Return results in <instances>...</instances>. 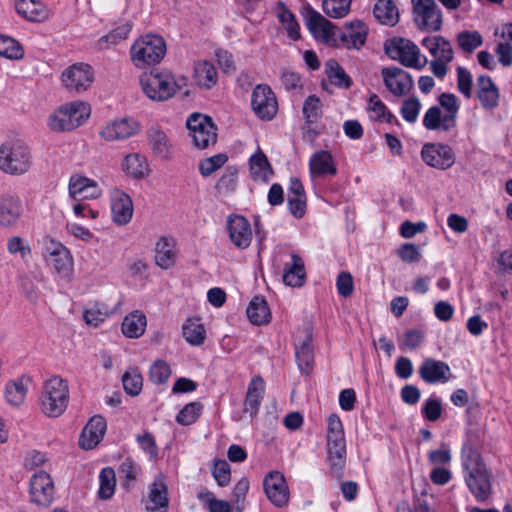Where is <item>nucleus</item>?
Listing matches in <instances>:
<instances>
[{"mask_svg":"<svg viewBox=\"0 0 512 512\" xmlns=\"http://www.w3.org/2000/svg\"><path fill=\"white\" fill-rule=\"evenodd\" d=\"M464 481L478 502L487 501L492 495L493 473L487 467L481 454L471 445H464L461 451Z\"/></svg>","mask_w":512,"mask_h":512,"instance_id":"f257e3e1","label":"nucleus"},{"mask_svg":"<svg viewBox=\"0 0 512 512\" xmlns=\"http://www.w3.org/2000/svg\"><path fill=\"white\" fill-rule=\"evenodd\" d=\"M140 84L144 94L153 101L163 102L170 99L177 90L186 85V79L177 80L167 70L151 71L140 77Z\"/></svg>","mask_w":512,"mask_h":512,"instance_id":"f03ea898","label":"nucleus"},{"mask_svg":"<svg viewBox=\"0 0 512 512\" xmlns=\"http://www.w3.org/2000/svg\"><path fill=\"white\" fill-rule=\"evenodd\" d=\"M89 104L75 100L59 106L47 119V126L53 132L72 131L90 117Z\"/></svg>","mask_w":512,"mask_h":512,"instance_id":"7ed1b4c3","label":"nucleus"},{"mask_svg":"<svg viewBox=\"0 0 512 512\" xmlns=\"http://www.w3.org/2000/svg\"><path fill=\"white\" fill-rule=\"evenodd\" d=\"M32 166V155L27 144L20 140H9L0 146V170L8 175L26 174Z\"/></svg>","mask_w":512,"mask_h":512,"instance_id":"20e7f679","label":"nucleus"},{"mask_svg":"<svg viewBox=\"0 0 512 512\" xmlns=\"http://www.w3.org/2000/svg\"><path fill=\"white\" fill-rule=\"evenodd\" d=\"M69 402V386L60 376H53L45 381L40 398L41 411L48 417L61 416Z\"/></svg>","mask_w":512,"mask_h":512,"instance_id":"39448f33","label":"nucleus"},{"mask_svg":"<svg viewBox=\"0 0 512 512\" xmlns=\"http://www.w3.org/2000/svg\"><path fill=\"white\" fill-rule=\"evenodd\" d=\"M166 54L162 37L148 34L136 40L130 49L131 61L137 68L158 64Z\"/></svg>","mask_w":512,"mask_h":512,"instance_id":"423d86ee","label":"nucleus"},{"mask_svg":"<svg viewBox=\"0 0 512 512\" xmlns=\"http://www.w3.org/2000/svg\"><path fill=\"white\" fill-rule=\"evenodd\" d=\"M385 51L391 59L399 61L406 67L421 69L427 64V59L421 56L419 48L405 38L387 41Z\"/></svg>","mask_w":512,"mask_h":512,"instance_id":"0eeeda50","label":"nucleus"},{"mask_svg":"<svg viewBox=\"0 0 512 512\" xmlns=\"http://www.w3.org/2000/svg\"><path fill=\"white\" fill-rule=\"evenodd\" d=\"M61 82L69 93L81 94L94 82V70L87 63L72 64L62 72Z\"/></svg>","mask_w":512,"mask_h":512,"instance_id":"6e6552de","label":"nucleus"},{"mask_svg":"<svg viewBox=\"0 0 512 512\" xmlns=\"http://www.w3.org/2000/svg\"><path fill=\"white\" fill-rule=\"evenodd\" d=\"M414 22L422 31L437 32L442 27V12L435 0H411Z\"/></svg>","mask_w":512,"mask_h":512,"instance_id":"1a4fd4ad","label":"nucleus"},{"mask_svg":"<svg viewBox=\"0 0 512 512\" xmlns=\"http://www.w3.org/2000/svg\"><path fill=\"white\" fill-rule=\"evenodd\" d=\"M42 254L47 263L54 271L64 277L68 276L73 268V259L69 250L51 238H45L43 241Z\"/></svg>","mask_w":512,"mask_h":512,"instance_id":"9d476101","label":"nucleus"},{"mask_svg":"<svg viewBox=\"0 0 512 512\" xmlns=\"http://www.w3.org/2000/svg\"><path fill=\"white\" fill-rule=\"evenodd\" d=\"M254 113L262 120H272L278 111L275 93L265 84H258L251 95Z\"/></svg>","mask_w":512,"mask_h":512,"instance_id":"9b49d317","label":"nucleus"},{"mask_svg":"<svg viewBox=\"0 0 512 512\" xmlns=\"http://www.w3.org/2000/svg\"><path fill=\"white\" fill-rule=\"evenodd\" d=\"M24 212L21 198L12 193L0 196V225L12 228L18 225Z\"/></svg>","mask_w":512,"mask_h":512,"instance_id":"f8f14e48","label":"nucleus"},{"mask_svg":"<svg viewBox=\"0 0 512 512\" xmlns=\"http://www.w3.org/2000/svg\"><path fill=\"white\" fill-rule=\"evenodd\" d=\"M54 483L50 475L43 471H37L30 479L31 500L38 505H49L54 497Z\"/></svg>","mask_w":512,"mask_h":512,"instance_id":"ddd939ff","label":"nucleus"},{"mask_svg":"<svg viewBox=\"0 0 512 512\" xmlns=\"http://www.w3.org/2000/svg\"><path fill=\"white\" fill-rule=\"evenodd\" d=\"M264 490L267 498L277 507H283L289 500V489L282 473L270 472L264 478Z\"/></svg>","mask_w":512,"mask_h":512,"instance_id":"4468645a","label":"nucleus"},{"mask_svg":"<svg viewBox=\"0 0 512 512\" xmlns=\"http://www.w3.org/2000/svg\"><path fill=\"white\" fill-rule=\"evenodd\" d=\"M421 155L427 165L443 170L451 167L455 160L452 148L443 144H425Z\"/></svg>","mask_w":512,"mask_h":512,"instance_id":"2eb2a0df","label":"nucleus"},{"mask_svg":"<svg viewBox=\"0 0 512 512\" xmlns=\"http://www.w3.org/2000/svg\"><path fill=\"white\" fill-rule=\"evenodd\" d=\"M217 142V128L212 118L194 113V146L205 149Z\"/></svg>","mask_w":512,"mask_h":512,"instance_id":"dca6fc26","label":"nucleus"},{"mask_svg":"<svg viewBox=\"0 0 512 512\" xmlns=\"http://www.w3.org/2000/svg\"><path fill=\"white\" fill-rule=\"evenodd\" d=\"M381 73L385 86L395 96H403L413 87L411 75L401 68H383Z\"/></svg>","mask_w":512,"mask_h":512,"instance_id":"f3484780","label":"nucleus"},{"mask_svg":"<svg viewBox=\"0 0 512 512\" xmlns=\"http://www.w3.org/2000/svg\"><path fill=\"white\" fill-rule=\"evenodd\" d=\"M327 446L331 470L335 476L340 477L346 461L344 432L327 433Z\"/></svg>","mask_w":512,"mask_h":512,"instance_id":"a211bd4d","label":"nucleus"},{"mask_svg":"<svg viewBox=\"0 0 512 512\" xmlns=\"http://www.w3.org/2000/svg\"><path fill=\"white\" fill-rule=\"evenodd\" d=\"M113 221L125 225L132 219L133 202L131 197L120 189H114L110 195Z\"/></svg>","mask_w":512,"mask_h":512,"instance_id":"6ab92c4d","label":"nucleus"},{"mask_svg":"<svg viewBox=\"0 0 512 512\" xmlns=\"http://www.w3.org/2000/svg\"><path fill=\"white\" fill-rule=\"evenodd\" d=\"M139 131V124L132 118H122L108 123L101 131L100 136L106 141L124 140Z\"/></svg>","mask_w":512,"mask_h":512,"instance_id":"aec40b11","label":"nucleus"},{"mask_svg":"<svg viewBox=\"0 0 512 512\" xmlns=\"http://www.w3.org/2000/svg\"><path fill=\"white\" fill-rule=\"evenodd\" d=\"M227 230L233 244L240 248H247L252 240V230L249 222L240 215H230L227 218Z\"/></svg>","mask_w":512,"mask_h":512,"instance_id":"412c9836","label":"nucleus"},{"mask_svg":"<svg viewBox=\"0 0 512 512\" xmlns=\"http://www.w3.org/2000/svg\"><path fill=\"white\" fill-rule=\"evenodd\" d=\"M306 26L317 40L324 43L335 42V25L319 12L311 10L306 16Z\"/></svg>","mask_w":512,"mask_h":512,"instance_id":"4be33fe9","label":"nucleus"},{"mask_svg":"<svg viewBox=\"0 0 512 512\" xmlns=\"http://www.w3.org/2000/svg\"><path fill=\"white\" fill-rule=\"evenodd\" d=\"M419 375L426 383H446L451 377V370L447 363L427 358L419 367Z\"/></svg>","mask_w":512,"mask_h":512,"instance_id":"5701e85b","label":"nucleus"},{"mask_svg":"<svg viewBox=\"0 0 512 512\" xmlns=\"http://www.w3.org/2000/svg\"><path fill=\"white\" fill-rule=\"evenodd\" d=\"M69 194L75 200L96 199L102 195V190L96 181L73 175L69 181Z\"/></svg>","mask_w":512,"mask_h":512,"instance_id":"b1692460","label":"nucleus"},{"mask_svg":"<svg viewBox=\"0 0 512 512\" xmlns=\"http://www.w3.org/2000/svg\"><path fill=\"white\" fill-rule=\"evenodd\" d=\"M346 32L341 33L338 40H335V45L343 46L348 49H359L366 42L367 27L360 20L351 21L345 25Z\"/></svg>","mask_w":512,"mask_h":512,"instance_id":"393cba45","label":"nucleus"},{"mask_svg":"<svg viewBox=\"0 0 512 512\" xmlns=\"http://www.w3.org/2000/svg\"><path fill=\"white\" fill-rule=\"evenodd\" d=\"M106 431V421L100 416L92 417L84 427L80 436V445L84 449L94 448L103 438Z\"/></svg>","mask_w":512,"mask_h":512,"instance_id":"a878e982","label":"nucleus"},{"mask_svg":"<svg viewBox=\"0 0 512 512\" xmlns=\"http://www.w3.org/2000/svg\"><path fill=\"white\" fill-rule=\"evenodd\" d=\"M146 136L155 156L167 160L172 154V145L165 132L156 125L148 128Z\"/></svg>","mask_w":512,"mask_h":512,"instance_id":"bb28decb","label":"nucleus"},{"mask_svg":"<svg viewBox=\"0 0 512 512\" xmlns=\"http://www.w3.org/2000/svg\"><path fill=\"white\" fill-rule=\"evenodd\" d=\"M309 168L312 177L334 176L337 173L332 155L324 150L317 151L311 156Z\"/></svg>","mask_w":512,"mask_h":512,"instance_id":"cd10ccee","label":"nucleus"},{"mask_svg":"<svg viewBox=\"0 0 512 512\" xmlns=\"http://www.w3.org/2000/svg\"><path fill=\"white\" fill-rule=\"evenodd\" d=\"M15 8L19 15L29 21L42 22L50 16L47 6L36 0H18Z\"/></svg>","mask_w":512,"mask_h":512,"instance_id":"c85d7f7f","label":"nucleus"},{"mask_svg":"<svg viewBox=\"0 0 512 512\" xmlns=\"http://www.w3.org/2000/svg\"><path fill=\"white\" fill-rule=\"evenodd\" d=\"M422 46L429 51L433 60L452 61L454 52L451 43L442 36H428L422 42Z\"/></svg>","mask_w":512,"mask_h":512,"instance_id":"c756f323","label":"nucleus"},{"mask_svg":"<svg viewBox=\"0 0 512 512\" xmlns=\"http://www.w3.org/2000/svg\"><path fill=\"white\" fill-rule=\"evenodd\" d=\"M477 97L485 109L497 106L499 92L489 76L481 75L477 78Z\"/></svg>","mask_w":512,"mask_h":512,"instance_id":"7c9ffc66","label":"nucleus"},{"mask_svg":"<svg viewBox=\"0 0 512 512\" xmlns=\"http://www.w3.org/2000/svg\"><path fill=\"white\" fill-rule=\"evenodd\" d=\"M167 486L161 478H157L150 487L147 512H166L168 507Z\"/></svg>","mask_w":512,"mask_h":512,"instance_id":"2f4dec72","label":"nucleus"},{"mask_svg":"<svg viewBox=\"0 0 512 512\" xmlns=\"http://www.w3.org/2000/svg\"><path fill=\"white\" fill-rule=\"evenodd\" d=\"M218 82L216 68L209 61H200L194 67V85L200 89L210 90Z\"/></svg>","mask_w":512,"mask_h":512,"instance_id":"473e14b6","label":"nucleus"},{"mask_svg":"<svg viewBox=\"0 0 512 512\" xmlns=\"http://www.w3.org/2000/svg\"><path fill=\"white\" fill-rule=\"evenodd\" d=\"M122 167L125 173L134 179H143L150 174L146 157L139 153L128 154L124 158Z\"/></svg>","mask_w":512,"mask_h":512,"instance_id":"72a5a7b5","label":"nucleus"},{"mask_svg":"<svg viewBox=\"0 0 512 512\" xmlns=\"http://www.w3.org/2000/svg\"><path fill=\"white\" fill-rule=\"evenodd\" d=\"M176 249L173 239L162 237L157 243L155 248V262L163 268L168 269L175 263Z\"/></svg>","mask_w":512,"mask_h":512,"instance_id":"f704fd0d","label":"nucleus"},{"mask_svg":"<svg viewBox=\"0 0 512 512\" xmlns=\"http://www.w3.org/2000/svg\"><path fill=\"white\" fill-rule=\"evenodd\" d=\"M265 391V383L260 376H256L249 384L246 400L245 411L249 412L251 416L257 414L261 402L263 400Z\"/></svg>","mask_w":512,"mask_h":512,"instance_id":"c9c22d12","label":"nucleus"},{"mask_svg":"<svg viewBox=\"0 0 512 512\" xmlns=\"http://www.w3.org/2000/svg\"><path fill=\"white\" fill-rule=\"evenodd\" d=\"M305 279L304 262L300 256L291 255V263H287L284 268L283 281L286 285L299 287Z\"/></svg>","mask_w":512,"mask_h":512,"instance_id":"e433bc0d","label":"nucleus"},{"mask_svg":"<svg viewBox=\"0 0 512 512\" xmlns=\"http://www.w3.org/2000/svg\"><path fill=\"white\" fill-rule=\"evenodd\" d=\"M373 14L381 24L391 27L399 21V11L393 0H378L374 5Z\"/></svg>","mask_w":512,"mask_h":512,"instance_id":"4c0bfd02","label":"nucleus"},{"mask_svg":"<svg viewBox=\"0 0 512 512\" xmlns=\"http://www.w3.org/2000/svg\"><path fill=\"white\" fill-rule=\"evenodd\" d=\"M295 350L296 360L300 370L305 374H309L314 362L312 335L310 332L306 333L305 339L300 345H296Z\"/></svg>","mask_w":512,"mask_h":512,"instance_id":"58836bf2","label":"nucleus"},{"mask_svg":"<svg viewBox=\"0 0 512 512\" xmlns=\"http://www.w3.org/2000/svg\"><path fill=\"white\" fill-rule=\"evenodd\" d=\"M146 324V316L139 311H134L124 318L122 332L126 337L139 338L145 332Z\"/></svg>","mask_w":512,"mask_h":512,"instance_id":"ea45409f","label":"nucleus"},{"mask_svg":"<svg viewBox=\"0 0 512 512\" xmlns=\"http://www.w3.org/2000/svg\"><path fill=\"white\" fill-rule=\"evenodd\" d=\"M247 316L255 325H262L269 322L271 318L270 309L263 297L255 296L247 307Z\"/></svg>","mask_w":512,"mask_h":512,"instance_id":"a19ab883","label":"nucleus"},{"mask_svg":"<svg viewBox=\"0 0 512 512\" xmlns=\"http://www.w3.org/2000/svg\"><path fill=\"white\" fill-rule=\"evenodd\" d=\"M423 125L428 130L442 131H448L454 127L451 122H446V116L442 114L438 106H432L426 111Z\"/></svg>","mask_w":512,"mask_h":512,"instance_id":"79ce46f5","label":"nucleus"},{"mask_svg":"<svg viewBox=\"0 0 512 512\" xmlns=\"http://www.w3.org/2000/svg\"><path fill=\"white\" fill-rule=\"evenodd\" d=\"M250 170L254 178L266 179L272 174V169L266 155L259 149L250 158Z\"/></svg>","mask_w":512,"mask_h":512,"instance_id":"37998d69","label":"nucleus"},{"mask_svg":"<svg viewBox=\"0 0 512 512\" xmlns=\"http://www.w3.org/2000/svg\"><path fill=\"white\" fill-rule=\"evenodd\" d=\"M326 70L328 78L332 84L341 88H349L351 86V78L346 74L344 69L337 63V61L333 59L327 61Z\"/></svg>","mask_w":512,"mask_h":512,"instance_id":"c03bdc74","label":"nucleus"},{"mask_svg":"<svg viewBox=\"0 0 512 512\" xmlns=\"http://www.w3.org/2000/svg\"><path fill=\"white\" fill-rule=\"evenodd\" d=\"M27 390L28 388L24 383V378L9 382L5 389V397L7 402L14 406L20 405L25 400Z\"/></svg>","mask_w":512,"mask_h":512,"instance_id":"a18cd8bd","label":"nucleus"},{"mask_svg":"<svg viewBox=\"0 0 512 512\" xmlns=\"http://www.w3.org/2000/svg\"><path fill=\"white\" fill-rule=\"evenodd\" d=\"M99 482V497L103 500L110 499L114 494L116 485L114 470L110 467L103 468L99 475Z\"/></svg>","mask_w":512,"mask_h":512,"instance_id":"49530a36","label":"nucleus"},{"mask_svg":"<svg viewBox=\"0 0 512 512\" xmlns=\"http://www.w3.org/2000/svg\"><path fill=\"white\" fill-rule=\"evenodd\" d=\"M351 3L352 0H323L322 8L328 17L339 19L348 15Z\"/></svg>","mask_w":512,"mask_h":512,"instance_id":"de8ad7c7","label":"nucleus"},{"mask_svg":"<svg viewBox=\"0 0 512 512\" xmlns=\"http://www.w3.org/2000/svg\"><path fill=\"white\" fill-rule=\"evenodd\" d=\"M130 31H131V24L127 22V23L117 27L116 29H114L113 31L108 33L107 35L101 37L98 40V46L101 49H107L110 44L116 45L120 41L126 39L128 37V34L130 33Z\"/></svg>","mask_w":512,"mask_h":512,"instance_id":"09e8293b","label":"nucleus"},{"mask_svg":"<svg viewBox=\"0 0 512 512\" xmlns=\"http://www.w3.org/2000/svg\"><path fill=\"white\" fill-rule=\"evenodd\" d=\"M439 104L445 110L446 122L456 125V117L459 111L458 99L454 94L442 93L439 96Z\"/></svg>","mask_w":512,"mask_h":512,"instance_id":"8fccbe9b","label":"nucleus"},{"mask_svg":"<svg viewBox=\"0 0 512 512\" xmlns=\"http://www.w3.org/2000/svg\"><path fill=\"white\" fill-rule=\"evenodd\" d=\"M0 56L8 59H20L23 57V49L15 39L0 35Z\"/></svg>","mask_w":512,"mask_h":512,"instance_id":"3c124183","label":"nucleus"},{"mask_svg":"<svg viewBox=\"0 0 512 512\" xmlns=\"http://www.w3.org/2000/svg\"><path fill=\"white\" fill-rule=\"evenodd\" d=\"M171 376V368L164 360H156L150 367L149 379L155 384H165Z\"/></svg>","mask_w":512,"mask_h":512,"instance_id":"603ef678","label":"nucleus"},{"mask_svg":"<svg viewBox=\"0 0 512 512\" xmlns=\"http://www.w3.org/2000/svg\"><path fill=\"white\" fill-rule=\"evenodd\" d=\"M368 110L373 113L372 117L375 120H384L388 123H391L394 119V115L387 110L385 104L376 94L370 95Z\"/></svg>","mask_w":512,"mask_h":512,"instance_id":"864d4df0","label":"nucleus"},{"mask_svg":"<svg viewBox=\"0 0 512 512\" xmlns=\"http://www.w3.org/2000/svg\"><path fill=\"white\" fill-rule=\"evenodd\" d=\"M457 41L462 50L465 52H473L482 45L483 39L477 31H464L458 34Z\"/></svg>","mask_w":512,"mask_h":512,"instance_id":"5fc2aeb1","label":"nucleus"},{"mask_svg":"<svg viewBox=\"0 0 512 512\" xmlns=\"http://www.w3.org/2000/svg\"><path fill=\"white\" fill-rule=\"evenodd\" d=\"M228 160L225 154H216L199 162V172L202 176L208 177L220 169Z\"/></svg>","mask_w":512,"mask_h":512,"instance_id":"6e6d98bb","label":"nucleus"},{"mask_svg":"<svg viewBox=\"0 0 512 512\" xmlns=\"http://www.w3.org/2000/svg\"><path fill=\"white\" fill-rule=\"evenodd\" d=\"M122 382L124 390L131 396H137L142 390L143 378L137 370L126 372Z\"/></svg>","mask_w":512,"mask_h":512,"instance_id":"4d7b16f0","label":"nucleus"},{"mask_svg":"<svg viewBox=\"0 0 512 512\" xmlns=\"http://www.w3.org/2000/svg\"><path fill=\"white\" fill-rule=\"evenodd\" d=\"M303 114L308 123H315L322 114L321 101L315 95H310L303 104Z\"/></svg>","mask_w":512,"mask_h":512,"instance_id":"13d9d810","label":"nucleus"},{"mask_svg":"<svg viewBox=\"0 0 512 512\" xmlns=\"http://www.w3.org/2000/svg\"><path fill=\"white\" fill-rule=\"evenodd\" d=\"M421 103L417 97L406 99L400 109V113L405 121L414 123L419 115Z\"/></svg>","mask_w":512,"mask_h":512,"instance_id":"bf43d9fd","label":"nucleus"},{"mask_svg":"<svg viewBox=\"0 0 512 512\" xmlns=\"http://www.w3.org/2000/svg\"><path fill=\"white\" fill-rule=\"evenodd\" d=\"M212 474L218 485L227 486L231 481V469L226 460H216L212 469Z\"/></svg>","mask_w":512,"mask_h":512,"instance_id":"052dcab7","label":"nucleus"},{"mask_svg":"<svg viewBox=\"0 0 512 512\" xmlns=\"http://www.w3.org/2000/svg\"><path fill=\"white\" fill-rule=\"evenodd\" d=\"M279 19L288 32V35L293 40L300 38L299 24L297 23L294 14L287 8H283L279 14Z\"/></svg>","mask_w":512,"mask_h":512,"instance_id":"680f3d73","label":"nucleus"},{"mask_svg":"<svg viewBox=\"0 0 512 512\" xmlns=\"http://www.w3.org/2000/svg\"><path fill=\"white\" fill-rule=\"evenodd\" d=\"M457 88L465 98L469 99L472 96V75L464 67L457 68Z\"/></svg>","mask_w":512,"mask_h":512,"instance_id":"e2e57ef3","label":"nucleus"},{"mask_svg":"<svg viewBox=\"0 0 512 512\" xmlns=\"http://www.w3.org/2000/svg\"><path fill=\"white\" fill-rule=\"evenodd\" d=\"M237 184V169L228 168L222 177L218 180L216 184V189L220 193H228L233 191L236 188Z\"/></svg>","mask_w":512,"mask_h":512,"instance_id":"0e129e2a","label":"nucleus"},{"mask_svg":"<svg viewBox=\"0 0 512 512\" xmlns=\"http://www.w3.org/2000/svg\"><path fill=\"white\" fill-rule=\"evenodd\" d=\"M336 286L341 296L349 297L354 289L352 275L348 272H341L337 277Z\"/></svg>","mask_w":512,"mask_h":512,"instance_id":"69168bd1","label":"nucleus"},{"mask_svg":"<svg viewBox=\"0 0 512 512\" xmlns=\"http://www.w3.org/2000/svg\"><path fill=\"white\" fill-rule=\"evenodd\" d=\"M7 249L11 254L19 253L22 259L30 255V247L18 236L11 237L7 242Z\"/></svg>","mask_w":512,"mask_h":512,"instance_id":"338daca9","label":"nucleus"},{"mask_svg":"<svg viewBox=\"0 0 512 512\" xmlns=\"http://www.w3.org/2000/svg\"><path fill=\"white\" fill-rule=\"evenodd\" d=\"M441 412V403L436 399H428L422 409L423 416L432 422L439 419Z\"/></svg>","mask_w":512,"mask_h":512,"instance_id":"774afa93","label":"nucleus"}]
</instances>
